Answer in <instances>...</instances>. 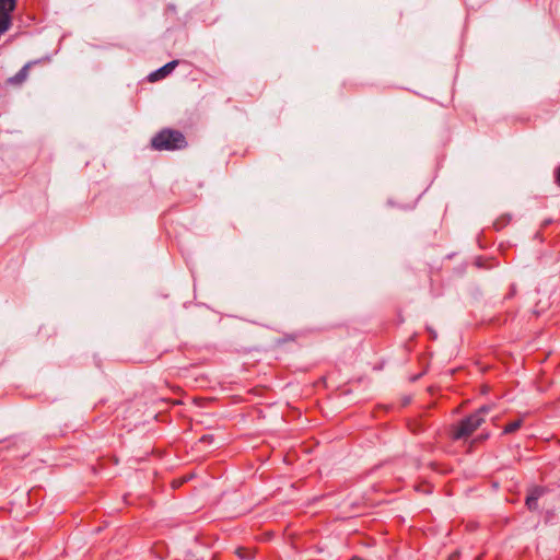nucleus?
I'll return each mask as SVG.
<instances>
[{"label": "nucleus", "instance_id": "nucleus-1", "mask_svg": "<svg viewBox=\"0 0 560 560\" xmlns=\"http://www.w3.org/2000/svg\"><path fill=\"white\" fill-rule=\"evenodd\" d=\"M492 406L483 405L475 412L465 417L458 423L454 424L451 429V439L454 441L466 440L485 423V417L491 411Z\"/></svg>", "mask_w": 560, "mask_h": 560}, {"label": "nucleus", "instance_id": "nucleus-2", "mask_svg": "<svg viewBox=\"0 0 560 560\" xmlns=\"http://www.w3.org/2000/svg\"><path fill=\"white\" fill-rule=\"evenodd\" d=\"M184 145V136L178 131L163 130L152 139V147L155 150H175Z\"/></svg>", "mask_w": 560, "mask_h": 560}, {"label": "nucleus", "instance_id": "nucleus-3", "mask_svg": "<svg viewBox=\"0 0 560 560\" xmlns=\"http://www.w3.org/2000/svg\"><path fill=\"white\" fill-rule=\"evenodd\" d=\"M16 0H0V33L7 32L11 25V13Z\"/></svg>", "mask_w": 560, "mask_h": 560}, {"label": "nucleus", "instance_id": "nucleus-4", "mask_svg": "<svg viewBox=\"0 0 560 560\" xmlns=\"http://www.w3.org/2000/svg\"><path fill=\"white\" fill-rule=\"evenodd\" d=\"M177 61H172L149 75L151 82L158 81L170 74L176 67Z\"/></svg>", "mask_w": 560, "mask_h": 560}, {"label": "nucleus", "instance_id": "nucleus-5", "mask_svg": "<svg viewBox=\"0 0 560 560\" xmlns=\"http://www.w3.org/2000/svg\"><path fill=\"white\" fill-rule=\"evenodd\" d=\"M235 555L241 560H252L254 558V551L245 547H238L235 549Z\"/></svg>", "mask_w": 560, "mask_h": 560}, {"label": "nucleus", "instance_id": "nucleus-6", "mask_svg": "<svg viewBox=\"0 0 560 560\" xmlns=\"http://www.w3.org/2000/svg\"><path fill=\"white\" fill-rule=\"evenodd\" d=\"M523 425L522 419L511 421L504 427L503 434H511L517 431Z\"/></svg>", "mask_w": 560, "mask_h": 560}, {"label": "nucleus", "instance_id": "nucleus-7", "mask_svg": "<svg viewBox=\"0 0 560 560\" xmlns=\"http://www.w3.org/2000/svg\"><path fill=\"white\" fill-rule=\"evenodd\" d=\"M510 220H511L510 215H508V214L502 215L500 219H498L494 222L495 230H500V229L504 228L510 222Z\"/></svg>", "mask_w": 560, "mask_h": 560}, {"label": "nucleus", "instance_id": "nucleus-8", "mask_svg": "<svg viewBox=\"0 0 560 560\" xmlns=\"http://www.w3.org/2000/svg\"><path fill=\"white\" fill-rule=\"evenodd\" d=\"M545 490L541 487H534L530 489L528 497H534L535 501H538V499L544 494Z\"/></svg>", "mask_w": 560, "mask_h": 560}, {"label": "nucleus", "instance_id": "nucleus-9", "mask_svg": "<svg viewBox=\"0 0 560 560\" xmlns=\"http://www.w3.org/2000/svg\"><path fill=\"white\" fill-rule=\"evenodd\" d=\"M526 506L528 508V510L530 511H534L537 509L538 504H537V501H535V498L534 497H526Z\"/></svg>", "mask_w": 560, "mask_h": 560}, {"label": "nucleus", "instance_id": "nucleus-10", "mask_svg": "<svg viewBox=\"0 0 560 560\" xmlns=\"http://www.w3.org/2000/svg\"><path fill=\"white\" fill-rule=\"evenodd\" d=\"M488 438H489V433L480 434V435H478L477 438L474 439V442L475 443H480V442H483L485 440H487Z\"/></svg>", "mask_w": 560, "mask_h": 560}, {"label": "nucleus", "instance_id": "nucleus-11", "mask_svg": "<svg viewBox=\"0 0 560 560\" xmlns=\"http://www.w3.org/2000/svg\"><path fill=\"white\" fill-rule=\"evenodd\" d=\"M557 183L560 185V167L557 170Z\"/></svg>", "mask_w": 560, "mask_h": 560}]
</instances>
